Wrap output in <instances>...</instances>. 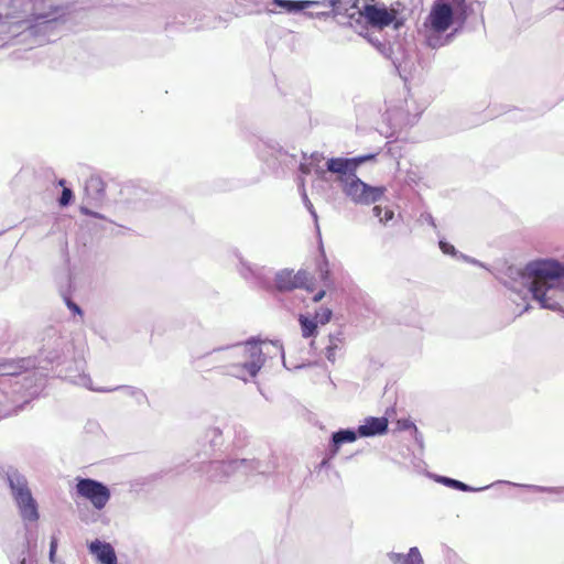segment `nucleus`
<instances>
[{"label": "nucleus", "mask_w": 564, "mask_h": 564, "mask_svg": "<svg viewBox=\"0 0 564 564\" xmlns=\"http://www.w3.org/2000/svg\"><path fill=\"white\" fill-rule=\"evenodd\" d=\"M511 289L541 308L562 311L564 302V263L555 259H534L522 267L509 268Z\"/></svg>", "instance_id": "obj_1"}, {"label": "nucleus", "mask_w": 564, "mask_h": 564, "mask_svg": "<svg viewBox=\"0 0 564 564\" xmlns=\"http://www.w3.org/2000/svg\"><path fill=\"white\" fill-rule=\"evenodd\" d=\"M376 158V154L359 155L356 158H332L326 162L329 173L336 175L335 181L339 184L343 194L352 203L358 205H371L384 195V186H371L361 181L356 172L357 169Z\"/></svg>", "instance_id": "obj_2"}, {"label": "nucleus", "mask_w": 564, "mask_h": 564, "mask_svg": "<svg viewBox=\"0 0 564 564\" xmlns=\"http://www.w3.org/2000/svg\"><path fill=\"white\" fill-rule=\"evenodd\" d=\"M466 19L465 0H436L426 17L421 33L432 48L442 47L453 39L447 31L460 26Z\"/></svg>", "instance_id": "obj_3"}, {"label": "nucleus", "mask_w": 564, "mask_h": 564, "mask_svg": "<svg viewBox=\"0 0 564 564\" xmlns=\"http://www.w3.org/2000/svg\"><path fill=\"white\" fill-rule=\"evenodd\" d=\"M283 357V347L276 341H248L235 346L230 351V375L248 381L257 376L267 357Z\"/></svg>", "instance_id": "obj_4"}, {"label": "nucleus", "mask_w": 564, "mask_h": 564, "mask_svg": "<svg viewBox=\"0 0 564 564\" xmlns=\"http://www.w3.org/2000/svg\"><path fill=\"white\" fill-rule=\"evenodd\" d=\"M8 481L23 520L36 521L39 518L37 506L24 476L13 470L8 474Z\"/></svg>", "instance_id": "obj_5"}, {"label": "nucleus", "mask_w": 564, "mask_h": 564, "mask_svg": "<svg viewBox=\"0 0 564 564\" xmlns=\"http://www.w3.org/2000/svg\"><path fill=\"white\" fill-rule=\"evenodd\" d=\"M31 18L40 23H48L64 20L70 13L67 4L61 3L58 0H30Z\"/></svg>", "instance_id": "obj_6"}, {"label": "nucleus", "mask_w": 564, "mask_h": 564, "mask_svg": "<svg viewBox=\"0 0 564 564\" xmlns=\"http://www.w3.org/2000/svg\"><path fill=\"white\" fill-rule=\"evenodd\" d=\"M76 489L78 495L87 499L96 510H102L111 497L107 486L89 478L79 479Z\"/></svg>", "instance_id": "obj_7"}, {"label": "nucleus", "mask_w": 564, "mask_h": 564, "mask_svg": "<svg viewBox=\"0 0 564 564\" xmlns=\"http://www.w3.org/2000/svg\"><path fill=\"white\" fill-rule=\"evenodd\" d=\"M65 377L73 383L84 387L90 391L96 392H111L115 390H122L124 395L132 398L138 404H142L147 402V395L143 391L132 388V387H121V388H102L94 384L91 378L86 375L84 371L77 373H66Z\"/></svg>", "instance_id": "obj_8"}, {"label": "nucleus", "mask_w": 564, "mask_h": 564, "mask_svg": "<svg viewBox=\"0 0 564 564\" xmlns=\"http://www.w3.org/2000/svg\"><path fill=\"white\" fill-rule=\"evenodd\" d=\"M275 286L280 291L293 289L313 290V279L306 271L294 273L292 270H281L275 275Z\"/></svg>", "instance_id": "obj_9"}, {"label": "nucleus", "mask_w": 564, "mask_h": 564, "mask_svg": "<svg viewBox=\"0 0 564 564\" xmlns=\"http://www.w3.org/2000/svg\"><path fill=\"white\" fill-rule=\"evenodd\" d=\"M73 345L64 337H56L52 343H47L41 351V361L39 367L47 369L48 366L59 364L62 358L69 355Z\"/></svg>", "instance_id": "obj_10"}, {"label": "nucleus", "mask_w": 564, "mask_h": 564, "mask_svg": "<svg viewBox=\"0 0 564 564\" xmlns=\"http://www.w3.org/2000/svg\"><path fill=\"white\" fill-rule=\"evenodd\" d=\"M360 14L375 28L382 29L394 23V28L398 29L400 25L397 21L395 11L388 10L386 7L369 4L364 8Z\"/></svg>", "instance_id": "obj_11"}, {"label": "nucleus", "mask_w": 564, "mask_h": 564, "mask_svg": "<svg viewBox=\"0 0 564 564\" xmlns=\"http://www.w3.org/2000/svg\"><path fill=\"white\" fill-rule=\"evenodd\" d=\"M213 469L218 473L214 475V478L221 479L235 474H248L250 470L254 469V462L246 459L217 462L213 464Z\"/></svg>", "instance_id": "obj_12"}, {"label": "nucleus", "mask_w": 564, "mask_h": 564, "mask_svg": "<svg viewBox=\"0 0 564 564\" xmlns=\"http://www.w3.org/2000/svg\"><path fill=\"white\" fill-rule=\"evenodd\" d=\"M89 553L99 564H117L118 558L112 545L98 539L88 544Z\"/></svg>", "instance_id": "obj_13"}, {"label": "nucleus", "mask_w": 564, "mask_h": 564, "mask_svg": "<svg viewBox=\"0 0 564 564\" xmlns=\"http://www.w3.org/2000/svg\"><path fill=\"white\" fill-rule=\"evenodd\" d=\"M388 430V420L386 417H367L358 427V435L370 437L382 435Z\"/></svg>", "instance_id": "obj_14"}, {"label": "nucleus", "mask_w": 564, "mask_h": 564, "mask_svg": "<svg viewBox=\"0 0 564 564\" xmlns=\"http://www.w3.org/2000/svg\"><path fill=\"white\" fill-rule=\"evenodd\" d=\"M36 367V361L33 358H22L12 360L0 366L1 376H17L23 370Z\"/></svg>", "instance_id": "obj_15"}, {"label": "nucleus", "mask_w": 564, "mask_h": 564, "mask_svg": "<svg viewBox=\"0 0 564 564\" xmlns=\"http://www.w3.org/2000/svg\"><path fill=\"white\" fill-rule=\"evenodd\" d=\"M387 556L392 564H424L421 552L416 546L411 547L406 554L390 552Z\"/></svg>", "instance_id": "obj_16"}, {"label": "nucleus", "mask_w": 564, "mask_h": 564, "mask_svg": "<svg viewBox=\"0 0 564 564\" xmlns=\"http://www.w3.org/2000/svg\"><path fill=\"white\" fill-rule=\"evenodd\" d=\"M317 4H318V2H316V1H307V0H304V1L272 0V2L270 3V6L278 7L289 13L300 12L302 10H305L310 7L317 6Z\"/></svg>", "instance_id": "obj_17"}, {"label": "nucleus", "mask_w": 564, "mask_h": 564, "mask_svg": "<svg viewBox=\"0 0 564 564\" xmlns=\"http://www.w3.org/2000/svg\"><path fill=\"white\" fill-rule=\"evenodd\" d=\"M86 195L93 200H100L104 197L105 184L99 176H90L85 185Z\"/></svg>", "instance_id": "obj_18"}, {"label": "nucleus", "mask_w": 564, "mask_h": 564, "mask_svg": "<svg viewBox=\"0 0 564 564\" xmlns=\"http://www.w3.org/2000/svg\"><path fill=\"white\" fill-rule=\"evenodd\" d=\"M344 347V339L340 334L330 335L328 338V345L325 348L326 359L334 364L337 359V352Z\"/></svg>", "instance_id": "obj_19"}, {"label": "nucleus", "mask_w": 564, "mask_h": 564, "mask_svg": "<svg viewBox=\"0 0 564 564\" xmlns=\"http://www.w3.org/2000/svg\"><path fill=\"white\" fill-rule=\"evenodd\" d=\"M357 434L352 430H341L333 434L334 453H336L339 446L344 443H352L357 438Z\"/></svg>", "instance_id": "obj_20"}, {"label": "nucleus", "mask_w": 564, "mask_h": 564, "mask_svg": "<svg viewBox=\"0 0 564 564\" xmlns=\"http://www.w3.org/2000/svg\"><path fill=\"white\" fill-rule=\"evenodd\" d=\"M300 324L302 328V335L303 337H311L314 336L315 330L317 328V322L314 319H311L304 315L300 316Z\"/></svg>", "instance_id": "obj_21"}, {"label": "nucleus", "mask_w": 564, "mask_h": 564, "mask_svg": "<svg viewBox=\"0 0 564 564\" xmlns=\"http://www.w3.org/2000/svg\"><path fill=\"white\" fill-rule=\"evenodd\" d=\"M372 213L381 225H387L394 217L393 210L388 207L382 208L381 206H375Z\"/></svg>", "instance_id": "obj_22"}, {"label": "nucleus", "mask_w": 564, "mask_h": 564, "mask_svg": "<svg viewBox=\"0 0 564 564\" xmlns=\"http://www.w3.org/2000/svg\"><path fill=\"white\" fill-rule=\"evenodd\" d=\"M437 481L442 482V484H444V485H446L448 487H452V488H455V489H459V490H463V491H473L474 490L473 488H470L466 484H464L462 481H458V480H455V479H452V478H447V477H438Z\"/></svg>", "instance_id": "obj_23"}, {"label": "nucleus", "mask_w": 564, "mask_h": 564, "mask_svg": "<svg viewBox=\"0 0 564 564\" xmlns=\"http://www.w3.org/2000/svg\"><path fill=\"white\" fill-rule=\"evenodd\" d=\"M332 317V311L327 307H321L316 314H315V321L317 322V324H322V325H325L326 323L329 322Z\"/></svg>", "instance_id": "obj_24"}, {"label": "nucleus", "mask_w": 564, "mask_h": 564, "mask_svg": "<svg viewBox=\"0 0 564 564\" xmlns=\"http://www.w3.org/2000/svg\"><path fill=\"white\" fill-rule=\"evenodd\" d=\"M73 198V192L69 188L64 187L62 195L59 197V205L67 206Z\"/></svg>", "instance_id": "obj_25"}, {"label": "nucleus", "mask_w": 564, "mask_h": 564, "mask_svg": "<svg viewBox=\"0 0 564 564\" xmlns=\"http://www.w3.org/2000/svg\"><path fill=\"white\" fill-rule=\"evenodd\" d=\"M303 200H304V204L307 208V210L310 212V214L313 216V218L315 219V221L317 220V214L313 207V204L311 203V200L308 199L307 195L305 193H303Z\"/></svg>", "instance_id": "obj_26"}, {"label": "nucleus", "mask_w": 564, "mask_h": 564, "mask_svg": "<svg viewBox=\"0 0 564 564\" xmlns=\"http://www.w3.org/2000/svg\"><path fill=\"white\" fill-rule=\"evenodd\" d=\"M398 427L400 430H410V429H413L416 431V427L414 425L413 422H411L410 420H399L398 421Z\"/></svg>", "instance_id": "obj_27"}, {"label": "nucleus", "mask_w": 564, "mask_h": 564, "mask_svg": "<svg viewBox=\"0 0 564 564\" xmlns=\"http://www.w3.org/2000/svg\"><path fill=\"white\" fill-rule=\"evenodd\" d=\"M440 248L446 254H455L454 246L449 245L448 242L440 241Z\"/></svg>", "instance_id": "obj_28"}, {"label": "nucleus", "mask_w": 564, "mask_h": 564, "mask_svg": "<svg viewBox=\"0 0 564 564\" xmlns=\"http://www.w3.org/2000/svg\"><path fill=\"white\" fill-rule=\"evenodd\" d=\"M80 212H82L83 214H85V215H89V216H94V217H100L98 214L90 212V210H89L88 208H86V207H82V208H80Z\"/></svg>", "instance_id": "obj_29"}, {"label": "nucleus", "mask_w": 564, "mask_h": 564, "mask_svg": "<svg viewBox=\"0 0 564 564\" xmlns=\"http://www.w3.org/2000/svg\"><path fill=\"white\" fill-rule=\"evenodd\" d=\"M328 274H329V271L327 269V263L325 262V268H321V275L323 279H327L328 278Z\"/></svg>", "instance_id": "obj_30"}, {"label": "nucleus", "mask_w": 564, "mask_h": 564, "mask_svg": "<svg viewBox=\"0 0 564 564\" xmlns=\"http://www.w3.org/2000/svg\"><path fill=\"white\" fill-rule=\"evenodd\" d=\"M527 487L532 488L538 491H555L554 489H551V488H544V487H538V486H527Z\"/></svg>", "instance_id": "obj_31"}, {"label": "nucleus", "mask_w": 564, "mask_h": 564, "mask_svg": "<svg viewBox=\"0 0 564 564\" xmlns=\"http://www.w3.org/2000/svg\"><path fill=\"white\" fill-rule=\"evenodd\" d=\"M325 295V291H319L317 294L314 295L313 300L314 302H319Z\"/></svg>", "instance_id": "obj_32"}, {"label": "nucleus", "mask_w": 564, "mask_h": 564, "mask_svg": "<svg viewBox=\"0 0 564 564\" xmlns=\"http://www.w3.org/2000/svg\"><path fill=\"white\" fill-rule=\"evenodd\" d=\"M55 547H56L55 542H52V544H51V551H50V556H51V558H53V556H54V554H55Z\"/></svg>", "instance_id": "obj_33"}, {"label": "nucleus", "mask_w": 564, "mask_h": 564, "mask_svg": "<svg viewBox=\"0 0 564 564\" xmlns=\"http://www.w3.org/2000/svg\"><path fill=\"white\" fill-rule=\"evenodd\" d=\"M556 492L561 495V500L564 501V488L557 489Z\"/></svg>", "instance_id": "obj_34"}, {"label": "nucleus", "mask_w": 564, "mask_h": 564, "mask_svg": "<svg viewBox=\"0 0 564 564\" xmlns=\"http://www.w3.org/2000/svg\"><path fill=\"white\" fill-rule=\"evenodd\" d=\"M268 11H269L270 13H276V11H275V9H274V8H269V9H268Z\"/></svg>", "instance_id": "obj_35"}, {"label": "nucleus", "mask_w": 564, "mask_h": 564, "mask_svg": "<svg viewBox=\"0 0 564 564\" xmlns=\"http://www.w3.org/2000/svg\"><path fill=\"white\" fill-rule=\"evenodd\" d=\"M64 183H65V182H64L63 180H61V181H59V185H62V186H63V185H64Z\"/></svg>", "instance_id": "obj_36"}, {"label": "nucleus", "mask_w": 564, "mask_h": 564, "mask_svg": "<svg viewBox=\"0 0 564 564\" xmlns=\"http://www.w3.org/2000/svg\"><path fill=\"white\" fill-rule=\"evenodd\" d=\"M530 308V305H525L524 311H528Z\"/></svg>", "instance_id": "obj_37"}, {"label": "nucleus", "mask_w": 564, "mask_h": 564, "mask_svg": "<svg viewBox=\"0 0 564 564\" xmlns=\"http://www.w3.org/2000/svg\"><path fill=\"white\" fill-rule=\"evenodd\" d=\"M74 311L79 312V308L77 306H74Z\"/></svg>", "instance_id": "obj_38"}]
</instances>
